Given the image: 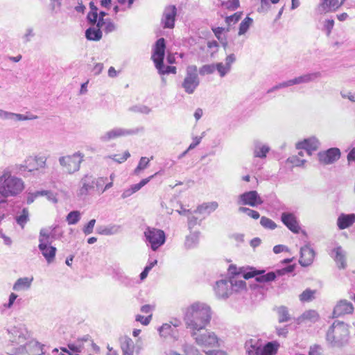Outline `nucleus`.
Instances as JSON below:
<instances>
[{
	"label": "nucleus",
	"mask_w": 355,
	"mask_h": 355,
	"mask_svg": "<svg viewBox=\"0 0 355 355\" xmlns=\"http://www.w3.org/2000/svg\"><path fill=\"white\" fill-rule=\"evenodd\" d=\"M17 223L24 228L26 223L29 220V213L28 208H23L19 216L15 218Z\"/></svg>",
	"instance_id": "obj_41"
},
{
	"label": "nucleus",
	"mask_w": 355,
	"mask_h": 355,
	"mask_svg": "<svg viewBox=\"0 0 355 355\" xmlns=\"http://www.w3.org/2000/svg\"><path fill=\"white\" fill-rule=\"evenodd\" d=\"M253 23L252 18L247 16L240 24L239 29V35H244L250 28Z\"/></svg>",
	"instance_id": "obj_43"
},
{
	"label": "nucleus",
	"mask_w": 355,
	"mask_h": 355,
	"mask_svg": "<svg viewBox=\"0 0 355 355\" xmlns=\"http://www.w3.org/2000/svg\"><path fill=\"white\" fill-rule=\"evenodd\" d=\"M158 331L160 336L164 338L171 337L173 338H177L178 335V331L169 323L163 324L158 328Z\"/></svg>",
	"instance_id": "obj_31"
},
{
	"label": "nucleus",
	"mask_w": 355,
	"mask_h": 355,
	"mask_svg": "<svg viewBox=\"0 0 355 355\" xmlns=\"http://www.w3.org/2000/svg\"><path fill=\"white\" fill-rule=\"evenodd\" d=\"M13 170L6 168L0 175V195L4 198L15 197L24 189V181L12 175Z\"/></svg>",
	"instance_id": "obj_1"
},
{
	"label": "nucleus",
	"mask_w": 355,
	"mask_h": 355,
	"mask_svg": "<svg viewBox=\"0 0 355 355\" xmlns=\"http://www.w3.org/2000/svg\"><path fill=\"white\" fill-rule=\"evenodd\" d=\"M263 202V200L255 190L245 191L240 194L236 200V203L239 205L243 207L248 205L252 207H257L262 205Z\"/></svg>",
	"instance_id": "obj_9"
},
{
	"label": "nucleus",
	"mask_w": 355,
	"mask_h": 355,
	"mask_svg": "<svg viewBox=\"0 0 355 355\" xmlns=\"http://www.w3.org/2000/svg\"><path fill=\"white\" fill-rule=\"evenodd\" d=\"M242 15L241 12H237L230 16H227L225 18V22L228 25L234 24L241 19Z\"/></svg>",
	"instance_id": "obj_54"
},
{
	"label": "nucleus",
	"mask_w": 355,
	"mask_h": 355,
	"mask_svg": "<svg viewBox=\"0 0 355 355\" xmlns=\"http://www.w3.org/2000/svg\"><path fill=\"white\" fill-rule=\"evenodd\" d=\"M245 349L246 353L248 355H259L260 348L259 347H256L255 345H253L251 342L248 343L247 342L245 343Z\"/></svg>",
	"instance_id": "obj_53"
},
{
	"label": "nucleus",
	"mask_w": 355,
	"mask_h": 355,
	"mask_svg": "<svg viewBox=\"0 0 355 355\" xmlns=\"http://www.w3.org/2000/svg\"><path fill=\"white\" fill-rule=\"evenodd\" d=\"M218 207V204L216 201H213L211 202H205L202 205L198 206L196 213L204 214L207 213L209 214L212 211H215Z\"/></svg>",
	"instance_id": "obj_34"
},
{
	"label": "nucleus",
	"mask_w": 355,
	"mask_h": 355,
	"mask_svg": "<svg viewBox=\"0 0 355 355\" xmlns=\"http://www.w3.org/2000/svg\"><path fill=\"white\" fill-rule=\"evenodd\" d=\"M340 155V150L338 148L333 147L326 150L320 151L318 153V159L321 164L329 165L337 162Z\"/></svg>",
	"instance_id": "obj_14"
},
{
	"label": "nucleus",
	"mask_w": 355,
	"mask_h": 355,
	"mask_svg": "<svg viewBox=\"0 0 355 355\" xmlns=\"http://www.w3.org/2000/svg\"><path fill=\"white\" fill-rule=\"evenodd\" d=\"M130 153L128 151H125L124 153L123 154V155L121 156L120 157H119V155H113L109 156V158L113 159L114 161H115L117 163H123L125 160H127V159L128 157H130Z\"/></svg>",
	"instance_id": "obj_59"
},
{
	"label": "nucleus",
	"mask_w": 355,
	"mask_h": 355,
	"mask_svg": "<svg viewBox=\"0 0 355 355\" xmlns=\"http://www.w3.org/2000/svg\"><path fill=\"white\" fill-rule=\"evenodd\" d=\"M85 37L88 40L99 41L102 38L101 28L89 27L85 31Z\"/></svg>",
	"instance_id": "obj_35"
},
{
	"label": "nucleus",
	"mask_w": 355,
	"mask_h": 355,
	"mask_svg": "<svg viewBox=\"0 0 355 355\" xmlns=\"http://www.w3.org/2000/svg\"><path fill=\"white\" fill-rule=\"evenodd\" d=\"M294 85V83H293V79H290L288 80H286V81H284L282 83H280L275 86H273L272 88H270V89L268 90V93H270V92H272L275 90H277V89H282V88H285V87H291V86H293Z\"/></svg>",
	"instance_id": "obj_51"
},
{
	"label": "nucleus",
	"mask_w": 355,
	"mask_h": 355,
	"mask_svg": "<svg viewBox=\"0 0 355 355\" xmlns=\"http://www.w3.org/2000/svg\"><path fill=\"white\" fill-rule=\"evenodd\" d=\"M8 168H11L13 170L12 173H19L20 175H25L26 171L29 172V166L28 164L25 163L23 164H15L14 166H10Z\"/></svg>",
	"instance_id": "obj_46"
},
{
	"label": "nucleus",
	"mask_w": 355,
	"mask_h": 355,
	"mask_svg": "<svg viewBox=\"0 0 355 355\" xmlns=\"http://www.w3.org/2000/svg\"><path fill=\"white\" fill-rule=\"evenodd\" d=\"M355 222L354 214H341L337 220V225L339 230H345L349 227Z\"/></svg>",
	"instance_id": "obj_28"
},
{
	"label": "nucleus",
	"mask_w": 355,
	"mask_h": 355,
	"mask_svg": "<svg viewBox=\"0 0 355 355\" xmlns=\"http://www.w3.org/2000/svg\"><path fill=\"white\" fill-rule=\"evenodd\" d=\"M44 345H41L35 340H31L26 343V354L27 355H41L44 352Z\"/></svg>",
	"instance_id": "obj_29"
},
{
	"label": "nucleus",
	"mask_w": 355,
	"mask_h": 355,
	"mask_svg": "<svg viewBox=\"0 0 355 355\" xmlns=\"http://www.w3.org/2000/svg\"><path fill=\"white\" fill-rule=\"evenodd\" d=\"M287 162L291 163L293 166H302L306 162V160L305 159H300L297 156H291V157L288 158Z\"/></svg>",
	"instance_id": "obj_61"
},
{
	"label": "nucleus",
	"mask_w": 355,
	"mask_h": 355,
	"mask_svg": "<svg viewBox=\"0 0 355 355\" xmlns=\"http://www.w3.org/2000/svg\"><path fill=\"white\" fill-rule=\"evenodd\" d=\"M320 145V143L318 139L313 136L297 142L296 148L305 150L309 155H311L312 152L315 151Z\"/></svg>",
	"instance_id": "obj_20"
},
{
	"label": "nucleus",
	"mask_w": 355,
	"mask_h": 355,
	"mask_svg": "<svg viewBox=\"0 0 355 355\" xmlns=\"http://www.w3.org/2000/svg\"><path fill=\"white\" fill-rule=\"evenodd\" d=\"M51 243H39L38 248L48 263H51L55 259L57 248L51 245Z\"/></svg>",
	"instance_id": "obj_22"
},
{
	"label": "nucleus",
	"mask_w": 355,
	"mask_h": 355,
	"mask_svg": "<svg viewBox=\"0 0 355 355\" xmlns=\"http://www.w3.org/2000/svg\"><path fill=\"white\" fill-rule=\"evenodd\" d=\"M260 224L265 229L275 230L277 227L276 223L272 220L266 216L261 218Z\"/></svg>",
	"instance_id": "obj_48"
},
{
	"label": "nucleus",
	"mask_w": 355,
	"mask_h": 355,
	"mask_svg": "<svg viewBox=\"0 0 355 355\" xmlns=\"http://www.w3.org/2000/svg\"><path fill=\"white\" fill-rule=\"evenodd\" d=\"M46 157L45 156L28 157L25 159V163L29 166V172H34L46 167Z\"/></svg>",
	"instance_id": "obj_21"
},
{
	"label": "nucleus",
	"mask_w": 355,
	"mask_h": 355,
	"mask_svg": "<svg viewBox=\"0 0 355 355\" xmlns=\"http://www.w3.org/2000/svg\"><path fill=\"white\" fill-rule=\"evenodd\" d=\"M119 343L123 355H133L135 343L130 337L121 336L119 338Z\"/></svg>",
	"instance_id": "obj_27"
},
{
	"label": "nucleus",
	"mask_w": 355,
	"mask_h": 355,
	"mask_svg": "<svg viewBox=\"0 0 355 355\" xmlns=\"http://www.w3.org/2000/svg\"><path fill=\"white\" fill-rule=\"evenodd\" d=\"M157 175V173L147 178H144V179H142L139 183L137 184H132L130 186V188L125 189L123 191L122 195H121V198L123 199H125L126 198H128L130 197V196H132L133 193H136L137 191H138L139 190H140L143 187H144L146 184H148L150 180L154 178V176H155Z\"/></svg>",
	"instance_id": "obj_24"
},
{
	"label": "nucleus",
	"mask_w": 355,
	"mask_h": 355,
	"mask_svg": "<svg viewBox=\"0 0 355 355\" xmlns=\"http://www.w3.org/2000/svg\"><path fill=\"white\" fill-rule=\"evenodd\" d=\"M294 269L295 265H289L282 269H278L275 272H269L266 274L264 273L265 271L263 270H259V276L256 277V279H254L255 282L250 284V288L256 293L261 294V297H263L264 295V288L257 283H264L273 281L276 278L277 275H284L285 274L292 272Z\"/></svg>",
	"instance_id": "obj_4"
},
{
	"label": "nucleus",
	"mask_w": 355,
	"mask_h": 355,
	"mask_svg": "<svg viewBox=\"0 0 355 355\" xmlns=\"http://www.w3.org/2000/svg\"><path fill=\"white\" fill-rule=\"evenodd\" d=\"M98 17V12H89L87 16L88 23L92 26L95 25Z\"/></svg>",
	"instance_id": "obj_62"
},
{
	"label": "nucleus",
	"mask_w": 355,
	"mask_h": 355,
	"mask_svg": "<svg viewBox=\"0 0 355 355\" xmlns=\"http://www.w3.org/2000/svg\"><path fill=\"white\" fill-rule=\"evenodd\" d=\"M192 336L199 345L214 347L218 343V338L213 332L205 331L201 334L193 332Z\"/></svg>",
	"instance_id": "obj_15"
},
{
	"label": "nucleus",
	"mask_w": 355,
	"mask_h": 355,
	"mask_svg": "<svg viewBox=\"0 0 355 355\" xmlns=\"http://www.w3.org/2000/svg\"><path fill=\"white\" fill-rule=\"evenodd\" d=\"M157 263V259H151V256H150L147 265L144 267L143 271L140 273L139 277L141 281L145 279L148 272L151 270V269Z\"/></svg>",
	"instance_id": "obj_42"
},
{
	"label": "nucleus",
	"mask_w": 355,
	"mask_h": 355,
	"mask_svg": "<svg viewBox=\"0 0 355 355\" xmlns=\"http://www.w3.org/2000/svg\"><path fill=\"white\" fill-rule=\"evenodd\" d=\"M57 225L51 226L48 228H42L40 231L39 243H51L55 239V234L53 232L55 230Z\"/></svg>",
	"instance_id": "obj_25"
},
{
	"label": "nucleus",
	"mask_w": 355,
	"mask_h": 355,
	"mask_svg": "<svg viewBox=\"0 0 355 355\" xmlns=\"http://www.w3.org/2000/svg\"><path fill=\"white\" fill-rule=\"evenodd\" d=\"M269 151L270 147L268 145L263 144L259 141L254 142L253 153L255 157L265 158Z\"/></svg>",
	"instance_id": "obj_32"
},
{
	"label": "nucleus",
	"mask_w": 355,
	"mask_h": 355,
	"mask_svg": "<svg viewBox=\"0 0 355 355\" xmlns=\"http://www.w3.org/2000/svg\"><path fill=\"white\" fill-rule=\"evenodd\" d=\"M187 311H211V306L205 302H195L187 308Z\"/></svg>",
	"instance_id": "obj_44"
},
{
	"label": "nucleus",
	"mask_w": 355,
	"mask_h": 355,
	"mask_svg": "<svg viewBox=\"0 0 355 355\" xmlns=\"http://www.w3.org/2000/svg\"><path fill=\"white\" fill-rule=\"evenodd\" d=\"M349 339V329L347 325L338 320H336L329 329L326 340L332 347H340L346 345Z\"/></svg>",
	"instance_id": "obj_3"
},
{
	"label": "nucleus",
	"mask_w": 355,
	"mask_h": 355,
	"mask_svg": "<svg viewBox=\"0 0 355 355\" xmlns=\"http://www.w3.org/2000/svg\"><path fill=\"white\" fill-rule=\"evenodd\" d=\"M342 5V3H339L338 0H322L320 4V7L322 8V10L327 12L329 10H335Z\"/></svg>",
	"instance_id": "obj_36"
},
{
	"label": "nucleus",
	"mask_w": 355,
	"mask_h": 355,
	"mask_svg": "<svg viewBox=\"0 0 355 355\" xmlns=\"http://www.w3.org/2000/svg\"><path fill=\"white\" fill-rule=\"evenodd\" d=\"M144 234L147 246L153 251H157L166 242V234L162 230L147 227Z\"/></svg>",
	"instance_id": "obj_6"
},
{
	"label": "nucleus",
	"mask_w": 355,
	"mask_h": 355,
	"mask_svg": "<svg viewBox=\"0 0 355 355\" xmlns=\"http://www.w3.org/2000/svg\"><path fill=\"white\" fill-rule=\"evenodd\" d=\"M199 232H195L186 237L185 246L188 249L193 248L197 246L199 241Z\"/></svg>",
	"instance_id": "obj_37"
},
{
	"label": "nucleus",
	"mask_w": 355,
	"mask_h": 355,
	"mask_svg": "<svg viewBox=\"0 0 355 355\" xmlns=\"http://www.w3.org/2000/svg\"><path fill=\"white\" fill-rule=\"evenodd\" d=\"M197 67L189 65L186 70V76L182 83V87L188 94H192L200 85V79L197 73Z\"/></svg>",
	"instance_id": "obj_8"
},
{
	"label": "nucleus",
	"mask_w": 355,
	"mask_h": 355,
	"mask_svg": "<svg viewBox=\"0 0 355 355\" xmlns=\"http://www.w3.org/2000/svg\"><path fill=\"white\" fill-rule=\"evenodd\" d=\"M80 212L78 211H71L67 214L66 220L69 225H75L80 220Z\"/></svg>",
	"instance_id": "obj_45"
},
{
	"label": "nucleus",
	"mask_w": 355,
	"mask_h": 355,
	"mask_svg": "<svg viewBox=\"0 0 355 355\" xmlns=\"http://www.w3.org/2000/svg\"><path fill=\"white\" fill-rule=\"evenodd\" d=\"M280 0H261V7L259 8V11L268 12L270 8L271 4H277Z\"/></svg>",
	"instance_id": "obj_49"
},
{
	"label": "nucleus",
	"mask_w": 355,
	"mask_h": 355,
	"mask_svg": "<svg viewBox=\"0 0 355 355\" xmlns=\"http://www.w3.org/2000/svg\"><path fill=\"white\" fill-rule=\"evenodd\" d=\"M331 257H334L339 268L345 269L346 268V254L341 246H338L332 250Z\"/></svg>",
	"instance_id": "obj_26"
},
{
	"label": "nucleus",
	"mask_w": 355,
	"mask_h": 355,
	"mask_svg": "<svg viewBox=\"0 0 355 355\" xmlns=\"http://www.w3.org/2000/svg\"><path fill=\"white\" fill-rule=\"evenodd\" d=\"M155 68L157 69L158 73L160 75H164V74H175L176 73V67L174 66H166L164 65V61H162L160 62V65H159L157 63L155 64Z\"/></svg>",
	"instance_id": "obj_38"
},
{
	"label": "nucleus",
	"mask_w": 355,
	"mask_h": 355,
	"mask_svg": "<svg viewBox=\"0 0 355 355\" xmlns=\"http://www.w3.org/2000/svg\"><path fill=\"white\" fill-rule=\"evenodd\" d=\"M322 77V73L320 71H315L302 74L300 76L293 78L294 85L300 84H306L313 82Z\"/></svg>",
	"instance_id": "obj_23"
},
{
	"label": "nucleus",
	"mask_w": 355,
	"mask_h": 355,
	"mask_svg": "<svg viewBox=\"0 0 355 355\" xmlns=\"http://www.w3.org/2000/svg\"><path fill=\"white\" fill-rule=\"evenodd\" d=\"M246 291V282L239 277H225L216 282L214 291L217 298L226 300L234 293Z\"/></svg>",
	"instance_id": "obj_2"
},
{
	"label": "nucleus",
	"mask_w": 355,
	"mask_h": 355,
	"mask_svg": "<svg viewBox=\"0 0 355 355\" xmlns=\"http://www.w3.org/2000/svg\"><path fill=\"white\" fill-rule=\"evenodd\" d=\"M94 176L92 174L84 175L79 181L78 189L76 191L77 196L85 199L95 191L94 186Z\"/></svg>",
	"instance_id": "obj_10"
},
{
	"label": "nucleus",
	"mask_w": 355,
	"mask_h": 355,
	"mask_svg": "<svg viewBox=\"0 0 355 355\" xmlns=\"http://www.w3.org/2000/svg\"><path fill=\"white\" fill-rule=\"evenodd\" d=\"M215 70H216L215 64H205L200 68L199 73L201 76H205L207 74H211L215 71Z\"/></svg>",
	"instance_id": "obj_52"
},
{
	"label": "nucleus",
	"mask_w": 355,
	"mask_h": 355,
	"mask_svg": "<svg viewBox=\"0 0 355 355\" xmlns=\"http://www.w3.org/2000/svg\"><path fill=\"white\" fill-rule=\"evenodd\" d=\"M225 5L228 10H235L240 6V3L239 0H228Z\"/></svg>",
	"instance_id": "obj_63"
},
{
	"label": "nucleus",
	"mask_w": 355,
	"mask_h": 355,
	"mask_svg": "<svg viewBox=\"0 0 355 355\" xmlns=\"http://www.w3.org/2000/svg\"><path fill=\"white\" fill-rule=\"evenodd\" d=\"M210 319L211 315L209 312H186L184 316L187 328L191 329L193 332L204 329Z\"/></svg>",
	"instance_id": "obj_5"
},
{
	"label": "nucleus",
	"mask_w": 355,
	"mask_h": 355,
	"mask_svg": "<svg viewBox=\"0 0 355 355\" xmlns=\"http://www.w3.org/2000/svg\"><path fill=\"white\" fill-rule=\"evenodd\" d=\"M121 227L118 225H99L96 227V231L101 235H114L121 232Z\"/></svg>",
	"instance_id": "obj_30"
},
{
	"label": "nucleus",
	"mask_w": 355,
	"mask_h": 355,
	"mask_svg": "<svg viewBox=\"0 0 355 355\" xmlns=\"http://www.w3.org/2000/svg\"><path fill=\"white\" fill-rule=\"evenodd\" d=\"M216 69L220 74V77H224L226 76L231 69H230L223 62H218L215 64Z\"/></svg>",
	"instance_id": "obj_55"
},
{
	"label": "nucleus",
	"mask_w": 355,
	"mask_h": 355,
	"mask_svg": "<svg viewBox=\"0 0 355 355\" xmlns=\"http://www.w3.org/2000/svg\"><path fill=\"white\" fill-rule=\"evenodd\" d=\"M143 128H137L134 129H125L122 128H116L110 131L106 132L105 134L100 137L101 141L106 142L111 139H114L118 137H125L128 135H137L140 131H143Z\"/></svg>",
	"instance_id": "obj_12"
},
{
	"label": "nucleus",
	"mask_w": 355,
	"mask_h": 355,
	"mask_svg": "<svg viewBox=\"0 0 355 355\" xmlns=\"http://www.w3.org/2000/svg\"><path fill=\"white\" fill-rule=\"evenodd\" d=\"M228 274L230 277H239V279H249L259 276V270L252 267L237 268L236 265L231 264L228 267Z\"/></svg>",
	"instance_id": "obj_11"
},
{
	"label": "nucleus",
	"mask_w": 355,
	"mask_h": 355,
	"mask_svg": "<svg viewBox=\"0 0 355 355\" xmlns=\"http://www.w3.org/2000/svg\"><path fill=\"white\" fill-rule=\"evenodd\" d=\"M107 15V12H105V11H100V12L98 13L97 21L96 23V26L98 28L103 27L104 26V24H105V22L107 21V20L104 19V17Z\"/></svg>",
	"instance_id": "obj_64"
},
{
	"label": "nucleus",
	"mask_w": 355,
	"mask_h": 355,
	"mask_svg": "<svg viewBox=\"0 0 355 355\" xmlns=\"http://www.w3.org/2000/svg\"><path fill=\"white\" fill-rule=\"evenodd\" d=\"M130 110L134 112H139L146 114L151 112V109L146 105H135L131 107Z\"/></svg>",
	"instance_id": "obj_58"
},
{
	"label": "nucleus",
	"mask_w": 355,
	"mask_h": 355,
	"mask_svg": "<svg viewBox=\"0 0 355 355\" xmlns=\"http://www.w3.org/2000/svg\"><path fill=\"white\" fill-rule=\"evenodd\" d=\"M96 224L95 219H91L83 228L85 234L88 235L93 232L94 225Z\"/></svg>",
	"instance_id": "obj_60"
},
{
	"label": "nucleus",
	"mask_w": 355,
	"mask_h": 355,
	"mask_svg": "<svg viewBox=\"0 0 355 355\" xmlns=\"http://www.w3.org/2000/svg\"><path fill=\"white\" fill-rule=\"evenodd\" d=\"M8 340L12 343L21 344L28 337L27 329L22 324L14 326L7 329Z\"/></svg>",
	"instance_id": "obj_13"
},
{
	"label": "nucleus",
	"mask_w": 355,
	"mask_h": 355,
	"mask_svg": "<svg viewBox=\"0 0 355 355\" xmlns=\"http://www.w3.org/2000/svg\"><path fill=\"white\" fill-rule=\"evenodd\" d=\"M165 49L166 40L164 37H161L155 42L153 49L151 59L153 60L155 64L157 63L159 65H160V62L164 61L165 56Z\"/></svg>",
	"instance_id": "obj_16"
},
{
	"label": "nucleus",
	"mask_w": 355,
	"mask_h": 355,
	"mask_svg": "<svg viewBox=\"0 0 355 355\" xmlns=\"http://www.w3.org/2000/svg\"><path fill=\"white\" fill-rule=\"evenodd\" d=\"M239 212L244 213L248 215L249 217L253 219H258L260 217V214L257 211L251 209L250 208L241 206L238 209Z\"/></svg>",
	"instance_id": "obj_47"
},
{
	"label": "nucleus",
	"mask_w": 355,
	"mask_h": 355,
	"mask_svg": "<svg viewBox=\"0 0 355 355\" xmlns=\"http://www.w3.org/2000/svg\"><path fill=\"white\" fill-rule=\"evenodd\" d=\"M84 155L80 152H76L71 155L62 156L59 158V163L68 174H73L78 171L80 164L83 161Z\"/></svg>",
	"instance_id": "obj_7"
},
{
	"label": "nucleus",
	"mask_w": 355,
	"mask_h": 355,
	"mask_svg": "<svg viewBox=\"0 0 355 355\" xmlns=\"http://www.w3.org/2000/svg\"><path fill=\"white\" fill-rule=\"evenodd\" d=\"M107 180V178L105 177H100L98 178H95L94 177V186L95 190L99 191L101 193V190L103 189V186Z\"/></svg>",
	"instance_id": "obj_50"
},
{
	"label": "nucleus",
	"mask_w": 355,
	"mask_h": 355,
	"mask_svg": "<svg viewBox=\"0 0 355 355\" xmlns=\"http://www.w3.org/2000/svg\"><path fill=\"white\" fill-rule=\"evenodd\" d=\"M281 220L283 224L292 232L298 234L300 230L299 222L294 215L291 212H283L281 215Z\"/></svg>",
	"instance_id": "obj_17"
},
{
	"label": "nucleus",
	"mask_w": 355,
	"mask_h": 355,
	"mask_svg": "<svg viewBox=\"0 0 355 355\" xmlns=\"http://www.w3.org/2000/svg\"><path fill=\"white\" fill-rule=\"evenodd\" d=\"M315 252L314 250L311 248L310 245L306 244L300 248V258L299 260L300 264L303 267H307L312 264Z\"/></svg>",
	"instance_id": "obj_19"
},
{
	"label": "nucleus",
	"mask_w": 355,
	"mask_h": 355,
	"mask_svg": "<svg viewBox=\"0 0 355 355\" xmlns=\"http://www.w3.org/2000/svg\"><path fill=\"white\" fill-rule=\"evenodd\" d=\"M33 280V277L19 278L14 284L12 289L16 291L28 290L31 287Z\"/></svg>",
	"instance_id": "obj_33"
},
{
	"label": "nucleus",
	"mask_w": 355,
	"mask_h": 355,
	"mask_svg": "<svg viewBox=\"0 0 355 355\" xmlns=\"http://www.w3.org/2000/svg\"><path fill=\"white\" fill-rule=\"evenodd\" d=\"M278 345L275 343H268L263 349H260L259 355H275L277 351Z\"/></svg>",
	"instance_id": "obj_39"
},
{
	"label": "nucleus",
	"mask_w": 355,
	"mask_h": 355,
	"mask_svg": "<svg viewBox=\"0 0 355 355\" xmlns=\"http://www.w3.org/2000/svg\"><path fill=\"white\" fill-rule=\"evenodd\" d=\"M149 162V159L146 157H142L139 160L138 166L135 169V173L137 174L139 171L145 169L148 166Z\"/></svg>",
	"instance_id": "obj_57"
},
{
	"label": "nucleus",
	"mask_w": 355,
	"mask_h": 355,
	"mask_svg": "<svg viewBox=\"0 0 355 355\" xmlns=\"http://www.w3.org/2000/svg\"><path fill=\"white\" fill-rule=\"evenodd\" d=\"M314 293H315L314 291H312L311 289H306L300 295V299L302 302L311 301L314 297H313Z\"/></svg>",
	"instance_id": "obj_56"
},
{
	"label": "nucleus",
	"mask_w": 355,
	"mask_h": 355,
	"mask_svg": "<svg viewBox=\"0 0 355 355\" xmlns=\"http://www.w3.org/2000/svg\"><path fill=\"white\" fill-rule=\"evenodd\" d=\"M177 8L174 5H171L164 9L162 22L164 28H173L175 26Z\"/></svg>",
	"instance_id": "obj_18"
},
{
	"label": "nucleus",
	"mask_w": 355,
	"mask_h": 355,
	"mask_svg": "<svg viewBox=\"0 0 355 355\" xmlns=\"http://www.w3.org/2000/svg\"><path fill=\"white\" fill-rule=\"evenodd\" d=\"M333 311H354V306L347 300H340L337 302Z\"/></svg>",
	"instance_id": "obj_40"
}]
</instances>
